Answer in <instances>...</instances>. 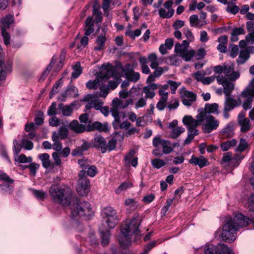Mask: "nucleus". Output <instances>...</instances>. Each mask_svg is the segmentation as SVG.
Segmentation results:
<instances>
[{
	"label": "nucleus",
	"instance_id": "7c9ffc66",
	"mask_svg": "<svg viewBox=\"0 0 254 254\" xmlns=\"http://www.w3.org/2000/svg\"><path fill=\"white\" fill-rule=\"evenodd\" d=\"M237 144V140L233 139L222 143L220 145V147L223 151H226L230 149L231 147L235 146Z\"/></svg>",
	"mask_w": 254,
	"mask_h": 254
},
{
	"label": "nucleus",
	"instance_id": "79ce46f5",
	"mask_svg": "<svg viewBox=\"0 0 254 254\" xmlns=\"http://www.w3.org/2000/svg\"><path fill=\"white\" fill-rule=\"evenodd\" d=\"M132 187V184L129 182H125L122 183L116 189L115 192L117 193H120L122 191L126 190L127 189Z\"/></svg>",
	"mask_w": 254,
	"mask_h": 254
},
{
	"label": "nucleus",
	"instance_id": "338daca9",
	"mask_svg": "<svg viewBox=\"0 0 254 254\" xmlns=\"http://www.w3.org/2000/svg\"><path fill=\"white\" fill-rule=\"evenodd\" d=\"M168 99L160 98L158 102L157 103L156 108L159 111L163 110L167 105Z\"/></svg>",
	"mask_w": 254,
	"mask_h": 254
},
{
	"label": "nucleus",
	"instance_id": "20e7f679",
	"mask_svg": "<svg viewBox=\"0 0 254 254\" xmlns=\"http://www.w3.org/2000/svg\"><path fill=\"white\" fill-rule=\"evenodd\" d=\"M215 73L218 74L216 80L218 84L221 85L224 88H227L230 84L235 87L234 81L240 77V73L235 70L233 64L225 63L222 65L215 66L213 68Z\"/></svg>",
	"mask_w": 254,
	"mask_h": 254
},
{
	"label": "nucleus",
	"instance_id": "f3484780",
	"mask_svg": "<svg viewBox=\"0 0 254 254\" xmlns=\"http://www.w3.org/2000/svg\"><path fill=\"white\" fill-rule=\"evenodd\" d=\"M91 143L93 147L100 148L103 153H105L107 150V142L105 139L101 135L96 136L92 140Z\"/></svg>",
	"mask_w": 254,
	"mask_h": 254
},
{
	"label": "nucleus",
	"instance_id": "4c0bfd02",
	"mask_svg": "<svg viewBox=\"0 0 254 254\" xmlns=\"http://www.w3.org/2000/svg\"><path fill=\"white\" fill-rule=\"evenodd\" d=\"M174 10L171 9L167 11L165 9L161 8L159 10V15L162 18H170L174 14Z\"/></svg>",
	"mask_w": 254,
	"mask_h": 254
},
{
	"label": "nucleus",
	"instance_id": "c756f323",
	"mask_svg": "<svg viewBox=\"0 0 254 254\" xmlns=\"http://www.w3.org/2000/svg\"><path fill=\"white\" fill-rule=\"evenodd\" d=\"M106 41V38L103 35L98 36L96 39V43L97 45L94 47L95 51H99L105 48V43Z\"/></svg>",
	"mask_w": 254,
	"mask_h": 254
},
{
	"label": "nucleus",
	"instance_id": "f8f14e48",
	"mask_svg": "<svg viewBox=\"0 0 254 254\" xmlns=\"http://www.w3.org/2000/svg\"><path fill=\"white\" fill-rule=\"evenodd\" d=\"M152 143L155 147L162 148L163 153L166 154L171 153L176 147L175 144L172 145L170 141L160 137H156L154 138Z\"/></svg>",
	"mask_w": 254,
	"mask_h": 254
},
{
	"label": "nucleus",
	"instance_id": "49530a36",
	"mask_svg": "<svg viewBox=\"0 0 254 254\" xmlns=\"http://www.w3.org/2000/svg\"><path fill=\"white\" fill-rule=\"evenodd\" d=\"M222 161L223 163H228V165L232 166V153L228 152L223 154Z\"/></svg>",
	"mask_w": 254,
	"mask_h": 254
},
{
	"label": "nucleus",
	"instance_id": "39448f33",
	"mask_svg": "<svg viewBox=\"0 0 254 254\" xmlns=\"http://www.w3.org/2000/svg\"><path fill=\"white\" fill-rule=\"evenodd\" d=\"M101 215L109 228H115L118 224L119 218L117 211L112 207L107 206L101 211Z\"/></svg>",
	"mask_w": 254,
	"mask_h": 254
},
{
	"label": "nucleus",
	"instance_id": "ddd939ff",
	"mask_svg": "<svg viewBox=\"0 0 254 254\" xmlns=\"http://www.w3.org/2000/svg\"><path fill=\"white\" fill-rule=\"evenodd\" d=\"M196 118V119H194L191 116L186 115L183 119V123L187 126L188 129H196L197 127L202 124V112L197 115Z\"/></svg>",
	"mask_w": 254,
	"mask_h": 254
},
{
	"label": "nucleus",
	"instance_id": "f704fd0d",
	"mask_svg": "<svg viewBox=\"0 0 254 254\" xmlns=\"http://www.w3.org/2000/svg\"><path fill=\"white\" fill-rule=\"evenodd\" d=\"M185 130V128L183 127H174L171 129V131L170 133V137L173 139H175L178 137L180 134L184 132Z\"/></svg>",
	"mask_w": 254,
	"mask_h": 254
},
{
	"label": "nucleus",
	"instance_id": "de8ad7c7",
	"mask_svg": "<svg viewBox=\"0 0 254 254\" xmlns=\"http://www.w3.org/2000/svg\"><path fill=\"white\" fill-rule=\"evenodd\" d=\"M233 126L229 124L227 125L221 131L222 133L226 135L227 137H232L234 133Z\"/></svg>",
	"mask_w": 254,
	"mask_h": 254
},
{
	"label": "nucleus",
	"instance_id": "bb28decb",
	"mask_svg": "<svg viewBox=\"0 0 254 254\" xmlns=\"http://www.w3.org/2000/svg\"><path fill=\"white\" fill-rule=\"evenodd\" d=\"M2 24L1 29L8 28L11 24L14 22V16L13 15L8 14L0 19Z\"/></svg>",
	"mask_w": 254,
	"mask_h": 254
},
{
	"label": "nucleus",
	"instance_id": "680f3d73",
	"mask_svg": "<svg viewBox=\"0 0 254 254\" xmlns=\"http://www.w3.org/2000/svg\"><path fill=\"white\" fill-rule=\"evenodd\" d=\"M63 84V80L62 78H60L58 81L56 82L55 84L53 86L52 90L50 93L51 98L52 96L55 94L56 93L58 92V88L62 86Z\"/></svg>",
	"mask_w": 254,
	"mask_h": 254
},
{
	"label": "nucleus",
	"instance_id": "aec40b11",
	"mask_svg": "<svg viewBox=\"0 0 254 254\" xmlns=\"http://www.w3.org/2000/svg\"><path fill=\"white\" fill-rule=\"evenodd\" d=\"M135 153V151L132 149L126 155L124 158V163L125 166H128L130 164L133 167H136L137 166L138 164V158L137 157H133Z\"/></svg>",
	"mask_w": 254,
	"mask_h": 254
},
{
	"label": "nucleus",
	"instance_id": "5701e85b",
	"mask_svg": "<svg viewBox=\"0 0 254 254\" xmlns=\"http://www.w3.org/2000/svg\"><path fill=\"white\" fill-rule=\"evenodd\" d=\"M125 205L128 213L134 211L138 206V202L133 198L126 199L125 201Z\"/></svg>",
	"mask_w": 254,
	"mask_h": 254
},
{
	"label": "nucleus",
	"instance_id": "a211bd4d",
	"mask_svg": "<svg viewBox=\"0 0 254 254\" xmlns=\"http://www.w3.org/2000/svg\"><path fill=\"white\" fill-rule=\"evenodd\" d=\"M189 162L194 166H198L200 168H203L209 165L208 160L202 155L199 157H196L194 155H192L189 160Z\"/></svg>",
	"mask_w": 254,
	"mask_h": 254
},
{
	"label": "nucleus",
	"instance_id": "b1692460",
	"mask_svg": "<svg viewBox=\"0 0 254 254\" xmlns=\"http://www.w3.org/2000/svg\"><path fill=\"white\" fill-rule=\"evenodd\" d=\"M85 35L89 36L94 31V21L92 17H88L85 22Z\"/></svg>",
	"mask_w": 254,
	"mask_h": 254
},
{
	"label": "nucleus",
	"instance_id": "e2e57ef3",
	"mask_svg": "<svg viewBox=\"0 0 254 254\" xmlns=\"http://www.w3.org/2000/svg\"><path fill=\"white\" fill-rule=\"evenodd\" d=\"M168 83L172 94L175 93L176 89L181 85V82H176L171 80H168Z\"/></svg>",
	"mask_w": 254,
	"mask_h": 254
},
{
	"label": "nucleus",
	"instance_id": "bf43d9fd",
	"mask_svg": "<svg viewBox=\"0 0 254 254\" xmlns=\"http://www.w3.org/2000/svg\"><path fill=\"white\" fill-rule=\"evenodd\" d=\"M40 165L36 163H31L28 165L29 169L30 174L33 177L35 176L37 170L39 168Z\"/></svg>",
	"mask_w": 254,
	"mask_h": 254
},
{
	"label": "nucleus",
	"instance_id": "603ef678",
	"mask_svg": "<svg viewBox=\"0 0 254 254\" xmlns=\"http://www.w3.org/2000/svg\"><path fill=\"white\" fill-rule=\"evenodd\" d=\"M100 84L98 79L94 80H89L86 83V87L90 89H97Z\"/></svg>",
	"mask_w": 254,
	"mask_h": 254
},
{
	"label": "nucleus",
	"instance_id": "864d4df0",
	"mask_svg": "<svg viewBox=\"0 0 254 254\" xmlns=\"http://www.w3.org/2000/svg\"><path fill=\"white\" fill-rule=\"evenodd\" d=\"M240 8L239 6L235 5L234 3H228V5L226 9L227 12L235 14L238 12Z\"/></svg>",
	"mask_w": 254,
	"mask_h": 254
},
{
	"label": "nucleus",
	"instance_id": "72a5a7b5",
	"mask_svg": "<svg viewBox=\"0 0 254 254\" xmlns=\"http://www.w3.org/2000/svg\"><path fill=\"white\" fill-rule=\"evenodd\" d=\"M39 159L42 162L43 166L45 168H50L51 166V163L50 160V156L47 153H43L39 155Z\"/></svg>",
	"mask_w": 254,
	"mask_h": 254
},
{
	"label": "nucleus",
	"instance_id": "1a4fd4ad",
	"mask_svg": "<svg viewBox=\"0 0 254 254\" xmlns=\"http://www.w3.org/2000/svg\"><path fill=\"white\" fill-rule=\"evenodd\" d=\"M79 179L76 186V191L80 196H86L90 191L91 186L89 179L86 176H84V172H79L78 174Z\"/></svg>",
	"mask_w": 254,
	"mask_h": 254
},
{
	"label": "nucleus",
	"instance_id": "6e6552de",
	"mask_svg": "<svg viewBox=\"0 0 254 254\" xmlns=\"http://www.w3.org/2000/svg\"><path fill=\"white\" fill-rule=\"evenodd\" d=\"M234 89V87L233 84H230L227 88L223 89L224 94L225 95L224 108L226 110L231 111L235 107L239 106L242 104V101L240 98L236 100L230 96Z\"/></svg>",
	"mask_w": 254,
	"mask_h": 254
},
{
	"label": "nucleus",
	"instance_id": "37998d69",
	"mask_svg": "<svg viewBox=\"0 0 254 254\" xmlns=\"http://www.w3.org/2000/svg\"><path fill=\"white\" fill-rule=\"evenodd\" d=\"M21 146L27 150H32L34 145L33 142L27 138H22L21 139Z\"/></svg>",
	"mask_w": 254,
	"mask_h": 254
},
{
	"label": "nucleus",
	"instance_id": "13d9d810",
	"mask_svg": "<svg viewBox=\"0 0 254 254\" xmlns=\"http://www.w3.org/2000/svg\"><path fill=\"white\" fill-rule=\"evenodd\" d=\"M33 194L39 199L43 200L45 198L46 193L41 190H32Z\"/></svg>",
	"mask_w": 254,
	"mask_h": 254
},
{
	"label": "nucleus",
	"instance_id": "0e129e2a",
	"mask_svg": "<svg viewBox=\"0 0 254 254\" xmlns=\"http://www.w3.org/2000/svg\"><path fill=\"white\" fill-rule=\"evenodd\" d=\"M57 133L59 134V138H61L62 139H64L67 137L68 130L64 127H61L59 129L58 132Z\"/></svg>",
	"mask_w": 254,
	"mask_h": 254
},
{
	"label": "nucleus",
	"instance_id": "8fccbe9b",
	"mask_svg": "<svg viewBox=\"0 0 254 254\" xmlns=\"http://www.w3.org/2000/svg\"><path fill=\"white\" fill-rule=\"evenodd\" d=\"M77 88L75 86H71L65 90V94L68 95L69 97H76L78 94Z\"/></svg>",
	"mask_w": 254,
	"mask_h": 254
},
{
	"label": "nucleus",
	"instance_id": "2eb2a0df",
	"mask_svg": "<svg viewBox=\"0 0 254 254\" xmlns=\"http://www.w3.org/2000/svg\"><path fill=\"white\" fill-rule=\"evenodd\" d=\"M12 71V63L5 62L4 59H0V80L4 79L8 73Z\"/></svg>",
	"mask_w": 254,
	"mask_h": 254
},
{
	"label": "nucleus",
	"instance_id": "dca6fc26",
	"mask_svg": "<svg viewBox=\"0 0 254 254\" xmlns=\"http://www.w3.org/2000/svg\"><path fill=\"white\" fill-rule=\"evenodd\" d=\"M238 121L239 125L241 127V131L242 132H247L251 128L250 120L246 117L245 112H241L239 114Z\"/></svg>",
	"mask_w": 254,
	"mask_h": 254
},
{
	"label": "nucleus",
	"instance_id": "6ab92c4d",
	"mask_svg": "<svg viewBox=\"0 0 254 254\" xmlns=\"http://www.w3.org/2000/svg\"><path fill=\"white\" fill-rule=\"evenodd\" d=\"M97 129L99 131L108 132L109 131V127L108 123H101L99 122H93L92 124H88L87 126V131H93Z\"/></svg>",
	"mask_w": 254,
	"mask_h": 254
},
{
	"label": "nucleus",
	"instance_id": "412c9836",
	"mask_svg": "<svg viewBox=\"0 0 254 254\" xmlns=\"http://www.w3.org/2000/svg\"><path fill=\"white\" fill-rule=\"evenodd\" d=\"M190 24L191 27L201 28L207 24L206 20H201L197 14H193L189 17Z\"/></svg>",
	"mask_w": 254,
	"mask_h": 254
},
{
	"label": "nucleus",
	"instance_id": "69168bd1",
	"mask_svg": "<svg viewBox=\"0 0 254 254\" xmlns=\"http://www.w3.org/2000/svg\"><path fill=\"white\" fill-rule=\"evenodd\" d=\"M47 114L49 116H55L57 114V104L53 102L47 111Z\"/></svg>",
	"mask_w": 254,
	"mask_h": 254
},
{
	"label": "nucleus",
	"instance_id": "c03bdc74",
	"mask_svg": "<svg viewBox=\"0 0 254 254\" xmlns=\"http://www.w3.org/2000/svg\"><path fill=\"white\" fill-rule=\"evenodd\" d=\"M97 173L96 167L94 165H90L86 170L85 176L87 175L90 177H94L97 175Z\"/></svg>",
	"mask_w": 254,
	"mask_h": 254
},
{
	"label": "nucleus",
	"instance_id": "c85d7f7f",
	"mask_svg": "<svg viewBox=\"0 0 254 254\" xmlns=\"http://www.w3.org/2000/svg\"><path fill=\"white\" fill-rule=\"evenodd\" d=\"M126 77L130 81L134 82L138 81L140 78V74L139 72H134L133 70L127 71L125 73Z\"/></svg>",
	"mask_w": 254,
	"mask_h": 254
},
{
	"label": "nucleus",
	"instance_id": "f257e3e1",
	"mask_svg": "<svg viewBox=\"0 0 254 254\" xmlns=\"http://www.w3.org/2000/svg\"><path fill=\"white\" fill-rule=\"evenodd\" d=\"M49 193L55 202L63 206L70 205L72 217L85 216L90 218L94 214L91 204L86 201H80L72 196L71 189L68 187H59L52 185L49 189Z\"/></svg>",
	"mask_w": 254,
	"mask_h": 254
},
{
	"label": "nucleus",
	"instance_id": "9b49d317",
	"mask_svg": "<svg viewBox=\"0 0 254 254\" xmlns=\"http://www.w3.org/2000/svg\"><path fill=\"white\" fill-rule=\"evenodd\" d=\"M121 109H125L123 101L118 98H114L112 101V107L111 109V112L112 116L114 118V121L112 124L115 129L118 128L119 124L121 122L119 115V110Z\"/></svg>",
	"mask_w": 254,
	"mask_h": 254
},
{
	"label": "nucleus",
	"instance_id": "ea45409f",
	"mask_svg": "<svg viewBox=\"0 0 254 254\" xmlns=\"http://www.w3.org/2000/svg\"><path fill=\"white\" fill-rule=\"evenodd\" d=\"M78 163L80 167L82 169L80 172L83 171L84 172V176H85L86 170L89 165H91L89 160L87 159L83 158L79 159L78 160Z\"/></svg>",
	"mask_w": 254,
	"mask_h": 254
},
{
	"label": "nucleus",
	"instance_id": "5fc2aeb1",
	"mask_svg": "<svg viewBox=\"0 0 254 254\" xmlns=\"http://www.w3.org/2000/svg\"><path fill=\"white\" fill-rule=\"evenodd\" d=\"M143 92L145 95L146 99H152L155 95L154 91L150 89L147 86L143 88Z\"/></svg>",
	"mask_w": 254,
	"mask_h": 254
},
{
	"label": "nucleus",
	"instance_id": "09e8293b",
	"mask_svg": "<svg viewBox=\"0 0 254 254\" xmlns=\"http://www.w3.org/2000/svg\"><path fill=\"white\" fill-rule=\"evenodd\" d=\"M81 72L80 63H77L73 67V71L71 74V77L74 79L77 78L81 74Z\"/></svg>",
	"mask_w": 254,
	"mask_h": 254
},
{
	"label": "nucleus",
	"instance_id": "2f4dec72",
	"mask_svg": "<svg viewBox=\"0 0 254 254\" xmlns=\"http://www.w3.org/2000/svg\"><path fill=\"white\" fill-rule=\"evenodd\" d=\"M188 136L185 139L184 144L187 145L193 139L194 136L198 134V130L197 129H193L192 130L188 128Z\"/></svg>",
	"mask_w": 254,
	"mask_h": 254
},
{
	"label": "nucleus",
	"instance_id": "a19ab883",
	"mask_svg": "<svg viewBox=\"0 0 254 254\" xmlns=\"http://www.w3.org/2000/svg\"><path fill=\"white\" fill-rule=\"evenodd\" d=\"M195 51L193 50H188L187 49L183 52L181 56H180L185 61L188 62L190 61L191 58L194 56Z\"/></svg>",
	"mask_w": 254,
	"mask_h": 254
},
{
	"label": "nucleus",
	"instance_id": "a878e982",
	"mask_svg": "<svg viewBox=\"0 0 254 254\" xmlns=\"http://www.w3.org/2000/svg\"><path fill=\"white\" fill-rule=\"evenodd\" d=\"M52 139L54 142L53 148L57 151H60L63 147L62 144L59 141V136L58 133L55 131L53 133Z\"/></svg>",
	"mask_w": 254,
	"mask_h": 254
},
{
	"label": "nucleus",
	"instance_id": "473e14b6",
	"mask_svg": "<svg viewBox=\"0 0 254 254\" xmlns=\"http://www.w3.org/2000/svg\"><path fill=\"white\" fill-rule=\"evenodd\" d=\"M250 58L249 52L246 50H241L239 57L237 59V63L239 64H244Z\"/></svg>",
	"mask_w": 254,
	"mask_h": 254
},
{
	"label": "nucleus",
	"instance_id": "cd10ccee",
	"mask_svg": "<svg viewBox=\"0 0 254 254\" xmlns=\"http://www.w3.org/2000/svg\"><path fill=\"white\" fill-rule=\"evenodd\" d=\"M245 33V30L242 27L233 29L231 33V41L232 42H237L239 40L238 36L244 34Z\"/></svg>",
	"mask_w": 254,
	"mask_h": 254
},
{
	"label": "nucleus",
	"instance_id": "4468645a",
	"mask_svg": "<svg viewBox=\"0 0 254 254\" xmlns=\"http://www.w3.org/2000/svg\"><path fill=\"white\" fill-rule=\"evenodd\" d=\"M181 99L183 104L189 107L195 102L196 95L192 92L184 90L181 91Z\"/></svg>",
	"mask_w": 254,
	"mask_h": 254
},
{
	"label": "nucleus",
	"instance_id": "c9c22d12",
	"mask_svg": "<svg viewBox=\"0 0 254 254\" xmlns=\"http://www.w3.org/2000/svg\"><path fill=\"white\" fill-rule=\"evenodd\" d=\"M218 106L216 103L206 104L205 106L204 110L207 114H210V113L218 114Z\"/></svg>",
	"mask_w": 254,
	"mask_h": 254
},
{
	"label": "nucleus",
	"instance_id": "052dcab7",
	"mask_svg": "<svg viewBox=\"0 0 254 254\" xmlns=\"http://www.w3.org/2000/svg\"><path fill=\"white\" fill-rule=\"evenodd\" d=\"M151 164L153 167L159 169L165 165V162L160 159H154L151 161Z\"/></svg>",
	"mask_w": 254,
	"mask_h": 254
},
{
	"label": "nucleus",
	"instance_id": "774afa93",
	"mask_svg": "<svg viewBox=\"0 0 254 254\" xmlns=\"http://www.w3.org/2000/svg\"><path fill=\"white\" fill-rule=\"evenodd\" d=\"M244 156L237 154L234 156H232V166L237 167L239 164L240 162L243 159Z\"/></svg>",
	"mask_w": 254,
	"mask_h": 254
},
{
	"label": "nucleus",
	"instance_id": "393cba45",
	"mask_svg": "<svg viewBox=\"0 0 254 254\" xmlns=\"http://www.w3.org/2000/svg\"><path fill=\"white\" fill-rule=\"evenodd\" d=\"M73 104H72L70 105H64L62 103L58 104V108L62 111V114L67 117L71 116L73 112Z\"/></svg>",
	"mask_w": 254,
	"mask_h": 254
},
{
	"label": "nucleus",
	"instance_id": "423d86ee",
	"mask_svg": "<svg viewBox=\"0 0 254 254\" xmlns=\"http://www.w3.org/2000/svg\"><path fill=\"white\" fill-rule=\"evenodd\" d=\"M240 97L246 98L243 104L244 110L250 109L254 98V77L249 83L247 87L241 92Z\"/></svg>",
	"mask_w": 254,
	"mask_h": 254
},
{
	"label": "nucleus",
	"instance_id": "a18cd8bd",
	"mask_svg": "<svg viewBox=\"0 0 254 254\" xmlns=\"http://www.w3.org/2000/svg\"><path fill=\"white\" fill-rule=\"evenodd\" d=\"M113 75V70L108 69L106 71H101L98 74V77L103 79H107Z\"/></svg>",
	"mask_w": 254,
	"mask_h": 254
},
{
	"label": "nucleus",
	"instance_id": "7ed1b4c3",
	"mask_svg": "<svg viewBox=\"0 0 254 254\" xmlns=\"http://www.w3.org/2000/svg\"><path fill=\"white\" fill-rule=\"evenodd\" d=\"M141 219L138 215L124 222L122 226L121 233L118 238L119 244L123 249L127 248L131 245L133 235H139V227Z\"/></svg>",
	"mask_w": 254,
	"mask_h": 254
},
{
	"label": "nucleus",
	"instance_id": "4be33fe9",
	"mask_svg": "<svg viewBox=\"0 0 254 254\" xmlns=\"http://www.w3.org/2000/svg\"><path fill=\"white\" fill-rule=\"evenodd\" d=\"M68 127L70 129L76 133H80L87 130V127L82 124H79L77 120L71 122Z\"/></svg>",
	"mask_w": 254,
	"mask_h": 254
},
{
	"label": "nucleus",
	"instance_id": "3c124183",
	"mask_svg": "<svg viewBox=\"0 0 254 254\" xmlns=\"http://www.w3.org/2000/svg\"><path fill=\"white\" fill-rule=\"evenodd\" d=\"M248 146V142L244 138H241L240 140L239 144L236 148V151L238 152L244 151Z\"/></svg>",
	"mask_w": 254,
	"mask_h": 254
},
{
	"label": "nucleus",
	"instance_id": "f03ea898",
	"mask_svg": "<svg viewBox=\"0 0 254 254\" xmlns=\"http://www.w3.org/2000/svg\"><path fill=\"white\" fill-rule=\"evenodd\" d=\"M250 222L254 224L253 215L249 217L240 213L233 218H227L221 233L222 240L226 242H233L236 238V233L239 229L246 227Z\"/></svg>",
	"mask_w": 254,
	"mask_h": 254
},
{
	"label": "nucleus",
	"instance_id": "e433bc0d",
	"mask_svg": "<svg viewBox=\"0 0 254 254\" xmlns=\"http://www.w3.org/2000/svg\"><path fill=\"white\" fill-rule=\"evenodd\" d=\"M100 234L102 238V245L104 246H107L109 242V237L111 234L110 231L108 230H106L105 231H101Z\"/></svg>",
	"mask_w": 254,
	"mask_h": 254
},
{
	"label": "nucleus",
	"instance_id": "0eeeda50",
	"mask_svg": "<svg viewBox=\"0 0 254 254\" xmlns=\"http://www.w3.org/2000/svg\"><path fill=\"white\" fill-rule=\"evenodd\" d=\"M202 130L205 133H210L216 130L219 126V121L210 114L202 112Z\"/></svg>",
	"mask_w": 254,
	"mask_h": 254
},
{
	"label": "nucleus",
	"instance_id": "4d7b16f0",
	"mask_svg": "<svg viewBox=\"0 0 254 254\" xmlns=\"http://www.w3.org/2000/svg\"><path fill=\"white\" fill-rule=\"evenodd\" d=\"M93 14L95 16V20L97 23H101L102 21V13L99 8L94 7L93 11Z\"/></svg>",
	"mask_w": 254,
	"mask_h": 254
},
{
	"label": "nucleus",
	"instance_id": "6e6d98bb",
	"mask_svg": "<svg viewBox=\"0 0 254 254\" xmlns=\"http://www.w3.org/2000/svg\"><path fill=\"white\" fill-rule=\"evenodd\" d=\"M15 160L21 163H31L32 161V158L31 157H27L24 154H22L19 156L17 155V158H15Z\"/></svg>",
	"mask_w": 254,
	"mask_h": 254
},
{
	"label": "nucleus",
	"instance_id": "9d476101",
	"mask_svg": "<svg viewBox=\"0 0 254 254\" xmlns=\"http://www.w3.org/2000/svg\"><path fill=\"white\" fill-rule=\"evenodd\" d=\"M204 254H234L230 248L221 243L217 245L212 244H206L204 248Z\"/></svg>",
	"mask_w": 254,
	"mask_h": 254
},
{
	"label": "nucleus",
	"instance_id": "58836bf2",
	"mask_svg": "<svg viewBox=\"0 0 254 254\" xmlns=\"http://www.w3.org/2000/svg\"><path fill=\"white\" fill-rule=\"evenodd\" d=\"M147 60L150 63V67L151 68H156L158 65L157 57L155 54L151 53L147 57Z\"/></svg>",
	"mask_w": 254,
	"mask_h": 254
}]
</instances>
